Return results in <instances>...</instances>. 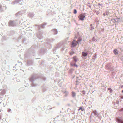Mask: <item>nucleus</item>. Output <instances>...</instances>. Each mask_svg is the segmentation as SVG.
<instances>
[{
    "label": "nucleus",
    "instance_id": "f257e3e1",
    "mask_svg": "<svg viewBox=\"0 0 123 123\" xmlns=\"http://www.w3.org/2000/svg\"><path fill=\"white\" fill-rule=\"evenodd\" d=\"M85 17V13L81 14H80L78 16V18L81 21L84 20V18Z\"/></svg>",
    "mask_w": 123,
    "mask_h": 123
},
{
    "label": "nucleus",
    "instance_id": "f03ea898",
    "mask_svg": "<svg viewBox=\"0 0 123 123\" xmlns=\"http://www.w3.org/2000/svg\"><path fill=\"white\" fill-rule=\"evenodd\" d=\"M77 43H78L77 41L74 40L72 42L71 47H73L75 46L77 44Z\"/></svg>",
    "mask_w": 123,
    "mask_h": 123
},
{
    "label": "nucleus",
    "instance_id": "7ed1b4c3",
    "mask_svg": "<svg viewBox=\"0 0 123 123\" xmlns=\"http://www.w3.org/2000/svg\"><path fill=\"white\" fill-rule=\"evenodd\" d=\"M73 58L75 62H76L78 60V59L76 56H74Z\"/></svg>",
    "mask_w": 123,
    "mask_h": 123
},
{
    "label": "nucleus",
    "instance_id": "20e7f679",
    "mask_svg": "<svg viewBox=\"0 0 123 123\" xmlns=\"http://www.w3.org/2000/svg\"><path fill=\"white\" fill-rule=\"evenodd\" d=\"M70 65L72 66H74V67H76L77 68L78 67V66L76 65V63L73 64L72 62L70 63Z\"/></svg>",
    "mask_w": 123,
    "mask_h": 123
},
{
    "label": "nucleus",
    "instance_id": "39448f33",
    "mask_svg": "<svg viewBox=\"0 0 123 123\" xmlns=\"http://www.w3.org/2000/svg\"><path fill=\"white\" fill-rule=\"evenodd\" d=\"M72 96L73 97H74L76 96V93L74 92H72Z\"/></svg>",
    "mask_w": 123,
    "mask_h": 123
},
{
    "label": "nucleus",
    "instance_id": "423d86ee",
    "mask_svg": "<svg viewBox=\"0 0 123 123\" xmlns=\"http://www.w3.org/2000/svg\"><path fill=\"white\" fill-rule=\"evenodd\" d=\"M82 55L83 56H86L87 55V54L86 53L84 52H82Z\"/></svg>",
    "mask_w": 123,
    "mask_h": 123
},
{
    "label": "nucleus",
    "instance_id": "0eeeda50",
    "mask_svg": "<svg viewBox=\"0 0 123 123\" xmlns=\"http://www.w3.org/2000/svg\"><path fill=\"white\" fill-rule=\"evenodd\" d=\"M91 27V30H92L93 29H94V27L92 26V24H91L90 25Z\"/></svg>",
    "mask_w": 123,
    "mask_h": 123
},
{
    "label": "nucleus",
    "instance_id": "6e6552de",
    "mask_svg": "<svg viewBox=\"0 0 123 123\" xmlns=\"http://www.w3.org/2000/svg\"><path fill=\"white\" fill-rule=\"evenodd\" d=\"M74 53V52H70L69 53L70 55H72Z\"/></svg>",
    "mask_w": 123,
    "mask_h": 123
},
{
    "label": "nucleus",
    "instance_id": "1a4fd4ad",
    "mask_svg": "<svg viewBox=\"0 0 123 123\" xmlns=\"http://www.w3.org/2000/svg\"><path fill=\"white\" fill-rule=\"evenodd\" d=\"M80 110H81L82 111H83L84 110L82 109V107H80L79 108V111Z\"/></svg>",
    "mask_w": 123,
    "mask_h": 123
},
{
    "label": "nucleus",
    "instance_id": "9d476101",
    "mask_svg": "<svg viewBox=\"0 0 123 123\" xmlns=\"http://www.w3.org/2000/svg\"><path fill=\"white\" fill-rule=\"evenodd\" d=\"M77 11H76V10L75 9H74V13L75 14H76L77 13Z\"/></svg>",
    "mask_w": 123,
    "mask_h": 123
},
{
    "label": "nucleus",
    "instance_id": "9b49d317",
    "mask_svg": "<svg viewBox=\"0 0 123 123\" xmlns=\"http://www.w3.org/2000/svg\"><path fill=\"white\" fill-rule=\"evenodd\" d=\"M108 90H110V92H111L112 91V89H111V88H108Z\"/></svg>",
    "mask_w": 123,
    "mask_h": 123
},
{
    "label": "nucleus",
    "instance_id": "f8f14e48",
    "mask_svg": "<svg viewBox=\"0 0 123 123\" xmlns=\"http://www.w3.org/2000/svg\"><path fill=\"white\" fill-rule=\"evenodd\" d=\"M13 23V21H10L9 22V24L10 25H11Z\"/></svg>",
    "mask_w": 123,
    "mask_h": 123
},
{
    "label": "nucleus",
    "instance_id": "ddd939ff",
    "mask_svg": "<svg viewBox=\"0 0 123 123\" xmlns=\"http://www.w3.org/2000/svg\"><path fill=\"white\" fill-rule=\"evenodd\" d=\"M98 6H101V4H100V3H98Z\"/></svg>",
    "mask_w": 123,
    "mask_h": 123
},
{
    "label": "nucleus",
    "instance_id": "4468645a",
    "mask_svg": "<svg viewBox=\"0 0 123 123\" xmlns=\"http://www.w3.org/2000/svg\"><path fill=\"white\" fill-rule=\"evenodd\" d=\"M114 53H115V49H114Z\"/></svg>",
    "mask_w": 123,
    "mask_h": 123
},
{
    "label": "nucleus",
    "instance_id": "2eb2a0df",
    "mask_svg": "<svg viewBox=\"0 0 123 123\" xmlns=\"http://www.w3.org/2000/svg\"><path fill=\"white\" fill-rule=\"evenodd\" d=\"M103 14V15H104V16H105V13H104V14Z\"/></svg>",
    "mask_w": 123,
    "mask_h": 123
},
{
    "label": "nucleus",
    "instance_id": "dca6fc26",
    "mask_svg": "<svg viewBox=\"0 0 123 123\" xmlns=\"http://www.w3.org/2000/svg\"><path fill=\"white\" fill-rule=\"evenodd\" d=\"M66 92L67 93H68V92Z\"/></svg>",
    "mask_w": 123,
    "mask_h": 123
}]
</instances>
